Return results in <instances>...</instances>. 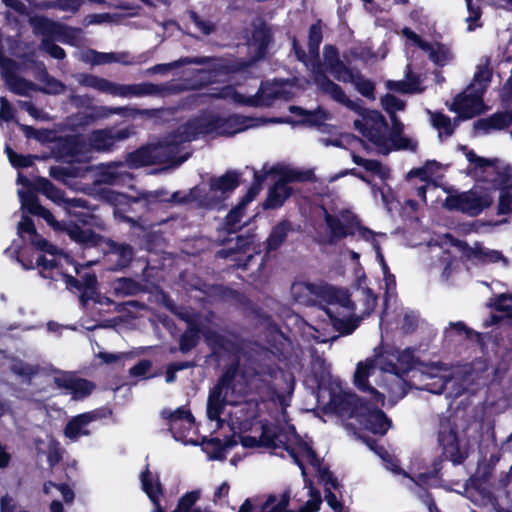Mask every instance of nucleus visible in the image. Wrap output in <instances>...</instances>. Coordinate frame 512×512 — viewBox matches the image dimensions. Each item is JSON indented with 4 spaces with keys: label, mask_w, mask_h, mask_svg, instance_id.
I'll return each instance as SVG.
<instances>
[{
    "label": "nucleus",
    "mask_w": 512,
    "mask_h": 512,
    "mask_svg": "<svg viewBox=\"0 0 512 512\" xmlns=\"http://www.w3.org/2000/svg\"><path fill=\"white\" fill-rule=\"evenodd\" d=\"M270 172L279 176L275 183L283 188H291L288 186L289 183L311 181L314 177L311 170H297L288 167L273 166L270 168Z\"/></svg>",
    "instance_id": "29"
},
{
    "label": "nucleus",
    "mask_w": 512,
    "mask_h": 512,
    "mask_svg": "<svg viewBox=\"0 0 512 512\" xmlns=\"http://www.w3.org/2000/svg\"><path fill=\"white\" fill-rule=\"evenodd\" d=\"M354 127L358 130L363 137L378 148V151L383 155H388L391 152V148L388 145V137L386 135L388 128L378 127H366L361 120L354 121Z\"/></svg>",
    "instance_id": "26"
},
{
    "label": "nucleus",
    "mask_w": 512,
    "mask_h": 512,
    "mask_svg": "<svg viewBox=\"0 0 512 512\" xmlns=\"http://www.w3.org/2000/svg\"><path fill=\"white\" fill-rule=\"evenodd\" d=\"M205 340L212 350V357L219 358L223 353L235 357V359L226 366L222 375L215 384L227 391L233 385V382L239 372V356L243 351V347L238 341L213 330H209L205 334Z\"/></svg>",
    "instance_id": "5"
},
{
    "label": "nucleus",
    "mask_w": 512,
    "mask_h": 512,
    "mask_svg": "<svg viewBox=\"0 0 512 512\" xmlns=\"http://www.w3.org/2000/svg\"><path fill=\"white\" fill-rule=\"evenodd\" d=\"M168 429L176 441L184 444L198 445L200 435L196 418H166Z\"/></svg>",
    "instance_id": "16"
},
{
    "label": "nucleus",
    "mask_w": 512,
    "mask_h": 512,
    "mask_svg": "<svg viewBox=\"0 0 512 512\" xmlns=\"http://www.w3.org/2000/svg\"><path fill=\"white\" fill-rule=\"evenodd\" d=\"M20 57L24 62L32 64L37 68L39 80L44 82L47 86V88H37V90L47 94H58L64 90L65 85L60 80L49 74L45 64L42 61H37V54L35 49H31L23 53Z\"/></svg>",
    "instance_id": "21"
},
{
    "label": "nucleus",
    "mask_w": 512,
    "mask_h": 512,
    "mask_svg": "<svg viewBox=\"0 0 512 512\" xmlns=\"http://www.w3.org/2000/svg\"><path fill=\"white\" fill-rule=\"evenodd\" d=\"M273 36L271 29L262 23L256 27L252 32V41L257 46L256 56L257 58L265 57L268 47L272 42Z\"/></svg>",
    "instance_id": "38"
},
{
    "label": "nucleus",
    "mask_w": 512,
    "mask_h": 512,
    "mask_svg": "<svg viewBox=\"0 0 512 512\" xmlns=\"http://www.w3.org/2000/svg\"><path fill=\"white\" fill-rule=\"evenodd\" d=\"M200 340V327L189 324L179 338V351L186 354L195 348Z\"/></svg>",
    "instance_id": "44"
},
{
    "label": "nucleus",
    "mask_w": 512,
    "mask_h": 512,
    "mask_svg": "<svg viewBox=\"0 0 512 512\" xmlns=\"http://www.w3.org/2000/svg\"><path fill=\"white\" fill-rule=\"evenodd\" d=\"M388 145L389 148H391V151L410 150L415 152L418 147L417 142L403 134H399L398 136H388Z\"/></svg>",
    "instance_id": "54"
},
{
    "label": "nucleus",
    "mask_w": 512,
    "mask_h": 512,
    "mask_svg": "<svg viewBox=\"0 0 512 512\" xmlns=\"http://www.w3.org/2000/svg\"><path fill=\"white\" fill-rule=\"evenodd\" d=\"M54 383L60 389L70 394L73 400H83L96 389V384L85 378L79 377L75 372H61L54 377Z\"/></svg>",
    "instance_id": "14"
},
{
    "label": "nucleus",
    "mask_w": 512,
    "mask_h": 512,
    "mask_svg": "<svg viewBox=\"0 0 512 512\" xmlns=\"http://www.w3.org/2000/svg\"><path fill=\"white\" fill-rule=\"evenodd\" d=\"M449 109L461 120L472 119L485 111L484 95L466 89L456 95Z\"/></svg>",
    "instance_id": "13"
},
{
    "label": "nucleus",
    "mask_w": 512,
    "mask_h": 512,
    "mask_svg": "<svg viewBox=\"0 0 512 512\" xmlns=\"http://www.w3.org/2000/svg\"><path fill=\"white\" fill-rule=\"evenodd\" d=\"M382 107L389 116L397 115V111L405 109V102L393 94L387 93L381 99Z\"/></svg>",
    "instance_id": "60"
},
{
    "label": "nucleus",
    "mask_w": 512,
    "mask_h": 512,
    "mask_svg": "<svg viewBox=\"0 0 512 512\" xmlns=\"http://www.w3.org/2000/svg\"><path fill=\"white\" fill-rule=\"evenodd\" d=\"M242 174L237 170H227L223 175L217 177L212 176L209 179V189L212 192H220L222 198L221 202L228 198L241 184Z\"/></svg>",
    "instance_id": "25"
},
{
    "label": "nucleus",
    "mask_w": 512,
    "mask_h": 512,
    "mask_svg": "<svg viewBox=\"0 0 512 512\" xmlns=\"http://www.w3.org/2000/svg\"><path fill=\"white\" fill-rule=\"evenodd\" d=\"M492 80V70L488 65H480L473 76L471 84L467 87V90L476 91L482 95H485L489 84Z\"/></svg>",
    "instance_id": "41"
},
{
    "label": "nucleus",
    "mask_w": 512,
    "mask_h": 512,
    "mask_svg": "<svg viewBox=\"0 0 512 512\" xmlns=\"http://www.w3.org/2000/svg\"><path fill=\"white\" fill-rule=\"evenodd\" d=\"M61 229L66 231L71 240L86 248L97 246L101 239V236L92 229H84L75 223H70L65 228Z\"/></svg>",
    "instance_id": "31"
},
{
    "label": "nucleus",
    "mask_w": 512,
    "mask_h": 512,
    "mask_svg": "<svg viewBox=\"0 0 512 512\" xmlns=\"http://www.w3.org/2000/svg\"><path fill=\"white\" fill-rule=\"evenodd\" d=\"M327 70L337 81L343 83H348L347 79H350L356 72V70L348 67L342 60L331 65Z\"/></svg>",
    "instance_id": "55"
},
{
    "label": "nucleus",
    "mask_w": 512,
    "mask_h": 512,
    "mask_svg": "<svg viewBox=\"0 0 512 512\" xmlns=\"http://www.w3.org/2000/svg\"><path fill=\"white\" fill-rule=\"evenodd\" d=\"M201 444L203 451L208 455L209 459L223 461L226 459L227 451L234 448L238 441L236 433L233 432L230 435H225L223 439L204 436L201 439Z\"/></svg>",
    "instance_id": "22"
},
{
    "label": "nucleus",
    "mask_w": 512,
    "mask_h": 512,
    "mask_svg": "<svg viewBox=\"0 0 512 512\" xmlns=\"http://www.w3.org/2000/svg\"><path fill=\"white\" fill-rule=\"evenodd\" d=\"M323 40V33H322V26H321V20H317L315 23H313L309 28L308 33V49L309 53L315 58L314 61L311 63V74L313 75V65L319 62L324 71L326 72V69L324 67V64L319 60V48Z\"/></svg>",
    "instance_id": "34"
},
{
    "label": "nucleus",
    "mask_w": 512,
    "mask_h": 512,
    "mask_svg": "<svg viewBox=\"0 0 512 512\" xmlns=\"http://www.w3.org/2000/svg\"><path fill=\"white\" fill-rule=\"evenodd\" d=\"M30 24L33 26L34 30L43 35L44 38H56L63 42H66L65 39L69 37L68 32L72 31V29L66 25L45 16H34L30 18Z\"/></svg>",
    "instance_id": "24"
},
{
    "label": "nucleus",
    "mask_w": 512,
    "mask_h": 512,
    "mask_svg": "<svg viewBox=\"0 0 512 512\" xmlns=\"http://www.w3.org/2000/svg\"><path fill=\"white\" fill-rule=\"evenodd\" d=\"M245 375L251 378H258V380L262 382H270L279 379L283 383V386L275 384V387L272 389L271 402L279 407L277 413H279L280 416H288L287 408L290 406L296 385V379L293 373L283 371L275 362L254 360L251 362V366L246 369Z\"/></svg>",
    "instance_id": "3"
},
{
    "label": "nucleus",
    "mask_w": 512,
    "mask_h": 512,
    "mask_svg": "<svg viewBox=\"0 0 512 512\" xmlns=\"http://www.w3.org/2000/svg\"><path fill=\"white\" fill-rule=\"evenodd\" d=\"M134 89V97L164 96L168 91L166 86L162 84H154L151 82L134 84Z\"/></svg>",
    "instance_id": "48"
},
{
    "label": "nucleus",
    "mask_w": 512,
    "mask_h": 512,
    "mask_svg": "<svg viewBox=\"0 0 512 512\" xmlns=\"http://www.w3.org/2000/svg\"><path fill=\"white\" fill-rule=\"evenodd\" d=\"M200 136H203L201 120L199 117H195L179 125L165 137L164 141L159 142L169 161V165L179 166L184 163L189 158L190 154L186 153L178 157L179 146L197 140Z\"/></svg>",
    "instance_id": "7"
},
{
    "label": "nucleus",
    "mask_w": 512,
    "mask_h": 512,
    "mask_svg": "<svg viewBox=\"0 0 512 512\" xmlns=\"http://www.w3.org/2000/svg\"><path fill=\"white\" fill-rule=\"evenodd\" d=\"M397 361L398 364H390V372H398L399 374L407 376L410 370H412L415 366L414 352L410 349L402 351L399 354Z\"/></svg>",
    "instance_id": "47"
},
{
    "label": "nucleus",
    "mask_w": 512,
    "mask_h": 512,
    "mask_svg": "<svg viewBox=\"0 0 512 512\" xmlns=\"http://www.w3.org/2000/svg\"><path fill=\"white\" fill-rule=\"evenodd\" d=\"M108 254L116 257L113 271L128 268L134 258V248L127 243H119L109 239L107 241Z\"/></svg>",
    "instance_id": "30"
},
{
    "label": "nucleus",
    "mask_w": 512,
    "mask_h": 512,
    "mask_svg": "<svg viewBox=\"0 0 512 512\" xmlns=\"http://www.w3.org/2000/svg\"><path fill=\"white\" fill-rule=\"evenodd\" d=\"M89 152L87 141L82 134H69L59 137L54 146V153L59 158H75Z\"/></svg>",
    "instance_id": "20"
},
{
    "label": "nucleus",
    "mask_w": 512,
    "mask_h": 512,
    "mask_svg": "<svg viewBox=\"0 0 512 512\" xmlns=\"http://www.w3.org/2000/svg\"><path fill=\"white\" fill-rule=\"evenodd\" d=\"M423 51L428 53L429 59L437 65H444L450 57L449 48L440 42H437L435 45L431 44L430 50Z\"/></svg>",
    "instance_id": "53"
},
{
    "label": "nucleus",
    "mask_w": 512,
    "mask_h": 512,
    "mask_svg": "<svg viewBox=\"0 0 512 512\" xmlns=\"http://www.w3.org/2000/svg\"><path fill=\"white\" fill-rule=\"evenodd\" d=\"M431 121L432 125L438 130H443L446 136H451L455 131V125L452 124L450 117L442 112L432 113Z\"/></svg>",
    "instance_id": "56"
},
{
    "label": "nucleus",
    "mask_w": 512,
    "mask_h": 512,
    "mask_svg": "<svg viewBox=\"0 0 512 512\" xmlns=\"http://www.w3.org/2000/svg\"><path fill=\"white\" fill-rule=\"evenodd\" d=\"M324 221L329 230L330 244H336L348 236H354L356 232H359L363 238L373 236V232L362 226L355 214H349L344 217V221H341L338 216L325 210Z\"/></svg>",
    "instance_id": "11"
},
{
    "label": "nucleus",
    "mask_w": 512,
    "mask_h": 512,
    "mask_svg": "<svg viewBox=\"0 0 512 512\" xmlns=\"http://www.w3.org/2000/svg\"><path fill=\"white\" fill-rule=\"evenodd\" d=\"M351 419L352 418H337V424L343 427L348 434L365 443L367 447L383 461L387 470L395 475L413 479L407 471L400 467V460L395 455L390 454L384 446L379 445L376 439L365 435L359 430H355V426L350 422Z\"/></svg>",
    "instance_id": "9"
},
{
    "label": "nucleus",
    "mask_w": 512,
    "mask_h": 512,
    "mask_svg": "<svg viewBox=\"0 0 512 512\" xmlns=\"http://www.w3.org/2000/svg\"><path fill=\"white\" fill-rule=\"evenodd\" d=\"M64 450L60 443L52 439L48 444L47 462L50 468L57 466L63 459Z\"/></svg>",
    "instance_id": "64"
},
{
    "label": "nucleus",
    "mask_w": 512,
    "mask_h": 512,
    "mask_svg": "<svg viewBox=\"0 0 512 512\" xmlns=\"http://www.w3.org/2000/svg\"><path fill=\"white\" fill-rule=\"evenodd\" d=\"M253 182L248 188L247 192L243 197H245L247 200L252 202L256 196L260 193V191L263 188V184L266 181L268 175L273 174L270 172V169L268 171L258 172L257 170H253Z\"/></svg>",
    "instance_id": "51"
},
{
    "label": "nucleus",
    "mask_w": 512,
    "mask_h": 512,
    "mask_svg": "<svg viewBox=\"0 0 512 512\" xmlns=\"http://www.w3.org/2000/svg\"><path fill=\"white\" fill-rule=\"evenodd\" d=\"M33 188L45 195L54 203L61 204L65 202V192L56 187L49 179L44 177H37L33 183Z\"/></svg>",
    "instance_id": "36"
},
{
    "label": "nucleus",
    "mask_w": 512,
    "mask_h": 512,
    "mask_svg": "<svg viewBox=\"0 0 512 512\" xmlns=\"http://www.w3.org/2000/svg\"><path fill=\"white\" fill-rule=\"evenodd\" d=\"M127 160L133 167L169 164L160 143L141 146L129 153Z\"/></svg>",
    "instance_id": "18"
},
{
    "label": "nucleus",
    "mask_w": 512,
    "mask_h": 512,
    "mask_svg": "<svg viewBox=\"0 0 512 512\" xmlns=\"http://www.w3.org/2000/svg\"><path fill=\"white\" fill-rule=\"evenodd\" d=\"M347 80L348 83H352L355 86L356 90L362 96L369 100H375V83L372 80L365 78L360 71L356 70L354 75Z\"/></svg>",
    "instance_id": "46"
},
{
    "label": "nucleus",
    "mask_w": 512,
    "mask_h": 512,
    "mask_svg": "<svg viewBox=\"0 0 512 512\" xmlns=\"http://www.w3.org/2000/svg\"><path fill=\"white\" fill-rule=\"evenodd\" d=\"M455 246H458L463 251L464 255L468 259L476 260L479 263L484 264V256H485V250L486 248L477 245L475 247L469 246L467 242L456 240V243H454Z\"/></svg>",
    "instance_id": "57"
},
{
    "label": "nucleus",
    "mask_w": 512,
    "mask_h": 512,
    "mask_svg": "<svg viewBox=\"0 0 512 512\" xmlns=\"http://www.w3.org/2000/svg\"><path fill=\"white\" fill-rule=\"evenodd\" d=\"M290 500L291 490L287 488L280 495L279 501L275 494H269L259 507L254 506L252 501L247 498L241 504L238 512H294L288 509Z\"/></svg>",
    "instance_id": "17"
},
{
    "label": "nucleus",
    "mask_w": 512,
    "mask_h": 512,
    "mask_svg": "<svg viewBox=\"0 0 512 512\" xmlns=\"http://www.w3.org/2000/svg\"><path fill=\"white\" fill-rule=\"evenodd\" d=\"M134 134L135 129L132 125L117 130L96 129L86 139L87 149L89 152H110L114 149L116 142L126 140Z\"/></svg>",
    "instance_id": "12"
},
{
    "label": "nucleus",
    "mask_w": 512,
    "mask_h": 512,
    "mask_svg": "<svg viewBox=\"0 0 512 512\" xmlns=\"http://www.w3.org/2000/svg\"><path fill=\"white\" fill-rule=\"evenodd\" d=\"M292 193V188H283L274 183L268 190L267 197L263 203L264 209H278L282 207Z\"/></svg>",
    "instance_id": "37"
},
{
    "label": "nucleus",
    "mask_w": 512,
    "mask_h": 512,
    "mask_svg": "<svg viewBox=\"0 0 512 512\" xmlns=\"http://www.w3.org/2000/svg\"><path fill=\"white\" fill-rule=\"evenodd\" d=\"M226 394L227 391L216 385L210 390L206 416H221L227 404Z\"/></svg>",
    "instance_id": "39"
},
{
    "label": "nucleus",
    "mask_w": 512,
    "mask_h": 512,
    "mask_svg": "<svg viewBox=\"0 0 512 512\" xmlns=\"http://www.w3.org/2000/svg\"><path fill=\"white\" fill-rule=\"evenodd\" d=\"M19 196L21 199L22 207L32 215H35L37 211H39V209L42 207L37 195L31 191H20Z\"/></svg>",
    "instance_id": "63"
},
{
    "label": "nucleus",
    "mask_w": 512,
    "mask_h": 512,
    "mask_svg": "<svg viewBox=\"0 0 512 512\" xmlns=\"http://www.w3.org/2000/svg\"><path fill=\"white\" fill-rule=\"evenodd\" d=\"M235 94V99L238 103L251 106V107H269L273 104L274 100L278 97L277 92L266 93L261 89L258 92L249 97H244L237 94L233 87L230 85L223 86L221 88H214L213 92L210 93V97L214 99H227L232 94Z\"/></svg>",
    "instance_id": "15"
},
{
    "label": "nucleus",
    "mask_w": 512,
    "mask_h": 512,
    "mask_svg": "<svg viewBox=\"0 0 512 512\" xmlns=\"http://www.w3.org/2000/svg\"><path fill=\"white\" fill-rule=\"evenodd\" d=\"M141 485L142 490L146 493L154 506L152 512H166L160 504V496L164 494V488L158 477L155 484L153 483V476L148 465L141 473Z\"/></svg>",
    "instance_id": "28"
},
{
    "label": "nucleus",
    "mask_w": 512,
    "mask_h": 512,
    "mask_svg": "<svg viewBox=\"0 0 512 512\" xmlns=\"http://www.w3.org/2000/svg\"><path fill=\"white\" fill-rule=\"evenodd\" d=\"M312 375L314 377L317 388H322L326 385L331 378L329 367L326 365L324 359L319 360L316 366L312 368Z\"/></svg>",
    "instance_id": "58"
},
{
    "label": "nucleus",
    "mask_w": 512,
    "mask_h": 512,
    "mask_svg": "<svg viewBox=\"0 0 512 512\" xmlns=\"http://www.w3.org/2000/svg\"><path fill=\"white\" fill-rule=\"evenodd\" d=\"M313 82L323 94L329 95L334 101L361 115V121L366 127L388 128V122L381 112L365 109L351 100L339 84L329 79L319 62L313 65Z\"/></svg>",
    "instance_id": "4"
},
{
    "label": "nucleus",
    "mask_w": 512,
    "mask_h": 512,
    "mask_svg": "<svg viewBox=\"0 0 512 512\" xmlns=\"http://www.w3.org/2000/svg\"><path fill=\"white\" fill-rule=\"evenodd\" d=\"M322 297L330 305H339L349 312L356 310V305L352 301L351 295L347 289L328 286L323 289Z\"/></svg>",
    "instance_id": "32"
},
{
    "label": "nucleus",
    "mask_w": 512,
    "mask_h": 512,
    "mask_svg": "<svg viewBox=\"0 0 512 512\" xmlns=\"http://www.w3.org/2000/svg\"><path fill=\"white\" fill-rule=\"evenodd\" d=\"M395 377L388 384L389 391V405L388 407H392L395 405L400 399L404 398L410 386L408 382L405 380V375L399 374L398 372H391Z\"/></svg>",
    "instance_id": "40"
},
{
    "label": "nucleus",
    "mask_w": 512,
    "mask_h": 512,
    "mask_svg": "<svg viewBox=\"0 0 512 512\" xmlns=\"http://www.w3.org/2000/svg\"><path fill=\"white\" fill-rule=\"evenodd\" d=\"M512 212V185L500 189L498 214L506 215Z\"/></svg>",
    "instance_id": "62"
},
{
    "label": "nucleus",
    "mask_w": 512,
    "mask_h": 512,
    "mask_svg": "<svg viewBox=\"0 0 512 512\" xmlns=\"http://www.w3.org/2000/svg\"><path fill=\"white\" fill-rule=\"evenodd\" d=\"M357 424L355 430H359L365 435L367 432L372 434L384 435L392 425L391 418H354Z\"/></svg>",
    "instance_id": "33"
},
{
    "label": "nucleus",
    "mask_w": 512,
    "mask_h": 512,
    "mask_svg": "<svg viewBox=\"0 0 512 512\" xmlns=\"http://www.w3.org/2000/svg\"><path fill=\"white\" fill-rule=\"evenodd\" d=\"M324 311L334 330L343 336L352 334L359 326V319L357 318H340L330 307L325 308Z\"/></svg>",
    "instance_id": "35"
},
{
    "label": "nucleus",
    "mask_w": 512,
    "mask_h": 512,
    "mask_svg": "<svg viewBox=\"0 0 512 512\" xmlns=\"http://www.w3.org/2000/svg\"><path fill=\"white\" fill-rule=\"evenodd\" d=\"M291 418H245L239 422L240 429H250L259 436L239 435V442L244 448H283L288 450V443L297 435L296 428L290 423Z\"/></svg>",
    "instance_id": "2"
},
{
    "label": "nucleus",
    "mask_w": 512,
    "mask_h": 512,
    "mask_svg": "<svg viewBox=\"0 0 512 512\" xmlns=\"http://www.w3.org/2000/svg\"><path fill=\"white\" fill-rule=\"evenodd\" d=\"M249 203L250 201L242 196L238 204L235 207H233L224 217L221 226L218 228V232L219 236L222 233L226 234V236L223 237L222 239H219L220 245L224 246L233 242V238H230L229 236L232 234H236L241 230L242 225L240 223L244 216L246 206Z\"/></svg>",
    "instance_id": "19"
},
{
    "label": "nucleus",
    "mask_w": 512,
    "mask_h": 512,
    "mask_svg": "<svg viewBox=\"0 0 512 512\" xmlns=\"http://www.w3.org/2000/svg\"><path fill=\"white\" fill-rule=\"evenodd\" d=\"M488 118L493 130H503L512 125V110L496 112Z\"/></svg>",
    "instance_id": "59"
},
{
    "label": "nucleus",
    "mask_w": 512,
    "mask_h": 512,
    "mask_svg": "<svg viewBox=\"0 0 512 512\" xmlns=\"http://www.w3.org/2000/svg\"><path fill=\"white\" fill-rule=\"evenodd\" d=\"M477 418H439L437 442L442 453L431 463L430 477L439 478L444 461L454 466L465 463L475 444V436L479 429Z\"/></svg>",
    "instance_id": "1"
},
{
    "label": "nucleus",
    "mask_w": 512,
    "mask_h": 512,
    "mask_svg": "<svg viewBox=\"0 0 512 512\" xmlns=\"http://www.w3.org/2000/svg\"><path fill=\"white\" fill-rule=\"evenodd\" d=\"M96 418H71L64 428V435L71 441H77L82 435H89L85 427Z\"/></svg>",
    "instance_id": "42"
},
{
    "label": "nucleus",
    "mask_w": 512,
    "mask_h": 512,
    "mask_svg": "<svg viewBox=\"0 0 512 512\" xmlns=\"http://www.w3.org/2000/svg\"><path fill=\"white\" fill-rule=\"evenodd\" d=\"M81 84L99 90L101 92H113L115 88V85L111 81L92 74L83 75Z\"/></svg>",
    "instance_id": "52"
},
{
    "label": "nucleus",
    "mask_w": 512,
    "mask_h": 512,
    "mask_svg": "<svg viewBox=\"0 0 512 512\" xmlns=\"http://www.w3.org/2000/svg\"><path fill=\"white\" fill-rule=\"evenodd\" d=\"M199 119L201 120L203 136L212 133L219 136H233L245 131L249 127L248 123L252 121V118L239 114H231L227 117L209 114L199 116Z\"/></svg>",
    "instance_id": "10"
},
{
    "label": "nucleus",
    "mask_w": 512,
    "mask_h": 512,
    "mask_svg": "<svg viewBox=\"0 0 512 512\" xmlns=\"http://www.w3.org/2000/svg\"><path fill=\"white\" fill-rule=\"evenodd\" d=\"M374 369V362L372 360H366L365 362H359L356 366L354 373V385L362 392H369L371 399L385 407V395L373 388L368 381L371 371Z\"/></svg>",
    "instance_id": "23"
},
{
    "label": "nucleus",
    "mask_w": 512,
    "mask_h": 512,
    "mask_svg": "<svg viewBox=\"0 0 512 512\" xmlns=\"http://www.w3.org/2000/svg\"><path fill=\"white\" fill-rule=\"evenodd\" d=\"M328 406L336 416H387L383 406L350 390L331 391Z\"/></svg>",
    "instance_id": "6"
},
{
    "label": "nucleus",
    "mask_w": 512,
    "mask_h": 512,
    "mask_svg": "<svg viewBox=\"0 0 512 512\" xmlns=\"http://www.w3.org/2000/svg\"><path fill=\"white\" fill-rule=\"evenodd\" d=\"M188 199V203L198 201L201 205L206 206L208 208H214L217 204L221 203L220 199H209L207 195H202V191L198 186L190 189L188 194H185Z\"/></svg>",
    "instance_id": "61"
},
{
    "label": "nucleus",
    "mask_w": 512,
    "mask_h": 512,
    "mask_svg": "<svg viewBox=\"0 0 512 512\" xmlns=\"http://www.w3.org/2000/svg\"><path fill=\"white\" fill-rule=\"evenodd\" d=\"M493 203L492 196L487 192L478 193L469 190L448 195L443 206L448 211H457L475 217L489 208Z\"/></svg>",
    "instance_id": "8"
},
{
    "label": "nucleus",
    "mask_w": 512,
    "mask_h": 512,
    "mask_svg": "<svg viewBox=\"0 0 512 512\" xmlns=\"http://www.w3.org/2000/svg\"><path fill=\"white\" fill-rule=\"evenodd\" d=\"M325 113L320 108L315 111H307L306 116L298 121H294L291 117H279L273 120L274 123L280 124H301L309 126H320L324 121Z\"/></svg>",
    "instance_id": "45"
},
{
    "label": "nucleus",
    "mask_w": 512,
    "mask_h": 512,
    "mask_svg": "<svg viewBox=\"0 0 512 512\" xmlns=\"http://www.w3.org/2000/svg\"><path fill=\"white\" fill-rule=\"evenodd\" d=\"M294 231V225L290 220H280L272 227L267 239L264 242L266 252L270 253L279 250L287 241L289 234Z\"/></svg>",
    "instance_id": "27"
},
{
    "label": "nucleus",
    "mask_w": 512,
    "mask_h": 512,
    "mask_svg": "<svg viewBox=\"0 0 512 512\" xmlns=\"http://www.w3.org/2000/svg\"><path fill=\"white\" fill-rule=\"evenodd\" d=\"M254 243V235L251 233L240 234L235 238V244L232 247L223 248L218 251V254L227 258L234 254L245 253L248 251Z\"/></svg>",
    "instance_id": "43"
},
{
    "label": "nucleus",
    "mask_w": 512,
    "mask_h": 512,
    "mask_svg": "<svg viewBox=\"0 0 512 512\" xmlns=\"http://www.w3.org/2000/svg\"><path fill=\"white\" fill-rule=\"evenodd\" d=\"M7 81L10 85V89L13 93L20 96L27 95L28 91H36L37 87L32 82L23 77H19L17 75L12 74L11 76L7 75Z\"/></svg>",
    "instance_id": "50"
},
{
    "label": "nucleus",
    "mask_w": 512,
    "mask_h": 512,
    "mask_svg": "<svg viewBox=\"0 0 512 512\" xmlns=\"http://www.w3.org/2000/svg\"><path fill=\"white\" fill-rule=\"evenodd\" d=\"M5 152L7 154V157L11 163V165L14 168L17 169H23V168H29L34 164V160L38 159L37 155L32 154H19L15 152L10 146L5 147Z\"/></svg>",
    "instance_id": "49"
}]
</instances>
